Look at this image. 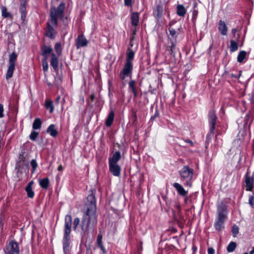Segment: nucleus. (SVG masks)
Instances as JSON below:
<instances>
[{
	"label": "nucleus",
	"mask_w": 254,
	"mask_h": 254,
	"mask_svg": "<svg viewBox=\"0 0 254 254\" xmlns=\"http://www.w3.org/2000/svg\"><path fill=\"white\" fill-rule=\"evenodd\" d=\"M19 249L18 244L13 241H10L7 248L6 254H19Z\"/></svg>",
	"instance_id": "obj_7"
},
{
	"label": "nucleus",
	"mask_w": 254,
	"mask_h": 254,
	"mask_svg": "<svg viewBox=\"0 0 254 254\" xmlns=\"http://www.w3.org/2000/svg\"><path fill=\"white\" fill-rule=\"evenodd\" d=\"M238 48V44L233 40L231 41L230 50L231 52H234L237 50Z\"/></svg>",
	"instance_id": "obj_33"
},
{
	"label": "nucleus",
	"mask_w": 254,
	"mask_h": 254,
	"mask_svg": "<svg viewBox=\"0 0 254 254\" xmlns=\"http://www.w3.org/2000/svg\"><path fill=\"white\" fill-rule=\"evenodd\" d=\"M181 179L185 182V185L191 187L192 185V179L193 175V169L190 168L188 166H185L179 171Z\"/></svg>",
	"instance_id": "obj_4"
},
{
	"label": "nucleus",
	"mask_w": 254,
	"mask_h": 254,
	"mask_svg": "<svg viewBox=\"0 0 254 254\" xmlns=\"http://www.w3.org/2000/svg\"><path fill=\"white\" fill-rule=\"evenodd\" d=\"M99 247L101 248V249L102 250V251H103V252L104 253H106L105 249L103 247V245H100V246H99Z\"/></svg>",
	"instance_id": "obj_52"
},
{
	"label": "nucleus",
	"mask_w": 254,
	"mask_h": 254,
	"mask_svg": "<svg viewBox=\"0 0 254 254\" xmlns=\"http://www.w3.org/2000/svg\"><path fill=\"white\" fill-rule=\"evenodd\" d=\"M25 190L27 192L28 196L29 198H33L34 196V192L32 190V188H25Z\"/></svg>",
	"instance_id": "obj_34"
},
{
	"label": "nucleus",
	"mask_w": 254,
	"mask_h": 254,
	"mask_svg": "<svg viewBox=\"0 0 254 254\" xmlns=\"http://www.w3.org/2000/svg\"><path fill=\"white\" fill-rule=\"evenodd\" d=\"M254 197L253 196H251L249 197V201L250 204L251 205V206L253 207L254 206Z\"/></svg>",
	"instance_id": "obj_47"
},
{
	"label": "nucleus",
	"mask_w": 254,
	"mask_h": 254,
	"mask_svg": "<svg viewBox=\"0 0 254 254\" xmlns=\"http://www.w3.org/2000/svg\"><path fill=\"white\" fill-rule=\"evenodd\" d=\"M131 24L133 26H136L138 25L139 21V15L137 12L132 13L131 16Z\"/></svg>",
	"instance_id": "obj_20"
},
{
	"label": "nucleus",
	"mask_w": 254,
	"mask_h": 254,
	"mask_svg": "<svg viewBox=\"0 0 254 254\" xmlns=\"http://www.w3.org/2000/svg\"><path fill=\"white\" fill-rule=\"evenodd\" d=\"M170 43L171 45L169 46L170 49V55L174 56V53H175V49L176 44V39H171L170 40Z\"/></svg>",
	"instance_id": "obj_24"
},
{
	"label": "nucleus",
	"mask_w": 254,
	"mask_h": 254,
	"mask_svg": "<svg viewBox=\"0 0 254 254\" xmlns=\"http://www.w3.org/2000/svg\"><path fill=\"white\" fill-rule=\"evenodd\" d=\"M177 14L181 16H184L186 13V10L183 5L179 4L177 6Z\"/></svg>",
	"instance_id": "obj_23"
},
{
	"label": "nucleus",
	"mask_w": 254,
	"mask_h": 254,
	"mask_svg": "<svg viewBox=\"0 0 254 254\" xmlns=\"http://www.w3.org/2000/svg\"><path fill=\"white\" fill-rule=\"evenodd\" d=\"M214 253V250L212 248H209L208 249V254H213Z\"/></svg>",
	"instance_id": "obj_49"
},
{
	"label": "nucleus",
	"mask_w": 254,
	"mask_h": 254,
	"mask_svg": "<svg viewBox=\"0 0 254 254\" xmlns=\"http://www.w3.org/2000/svg\"><path fill=\"white\" fill-rule=\"evenodd\" d=\"M178 208V213L174 214V217L176 221H177L180 227L183 225L184 222L185 221L184 216L181 214L180 207L177 206Z\"/></svg>",
	"instance_id": "obj_11"
},
{
	"label": "nucleus",
	"mask_w": 254,
	"mask_h": 254,
	"mask_svg": "<svg viewBox=\"0 0 254 254\" xmlns=\"http://www.w3.org/2000/svg\"><path fill=\"white\" fill-rule=\"evenodd\" d=\"M2 225H1V218H0V229H2Z\"/></svg>",
	"instance_id": "obj_60"
},
{
	"label": "nucleus",
	"mask_w": 254,
	"mask_h": 254,
	"mask_svg": "<svg viewBox=\"0 0 254 254\" xmlns=\"http://www.w3.org/2000/svg\"><path fill=\"white\" fill-rule=\"evenodd\" d=\"M254 254V247H253L252 250L250 252V254Z\"/></svg>",
	"instance_id": "obj_59"
},
{
	"label": "nucleus",
	"mask_w": 254,
	"mask_h": 254,
	"mask_svg": "<svg viewBox=\"0 0 254 254\" xmlns=\"http://www.w3.org/2000/svg\"><path fill=\"white\" fill-rule=\"evenodd\" d=\"M239 228L236 225H233L232 229V232L233 233V236L236 237V235L239 233Z\"/></svg>",
	"instance_id": "obj_37"
},
{
	"label": "nucleus",
	"mask_w": 254,
	"mask_h": 254,
	"mask_svg": "<svg viewBox=\"0 0 254 254\" xmlns=\"http://www.w3.org/2000/svg\"><path fill=\"white\" fill-rule=\"evenodd\" d=\"M231 76L232 77H236V78H238V77L237 76H236L235 75H234V74L232 73L231 74Z\"/></svg>",
	"instance_id": "obj_63"
},
{
	"label": "nucleus",
	"mask_w": 254,
	"mask_h": 254,
	"mask_svg": "<svg viewBox=\"0 0 254 254\" xmlns=\"http://www.w3.org/2000/svg\"><path fill=\"white\" fill-rule=\"evenodd\" d=\"M3 105L2 104H0V118H2L3 117Z\"/></svg>",
	"instance_id": "obj_46"
},
{
	"label": "nucleus",
	"mask_w": 254,
	"mask_h": 254,
	"mask_svg": "<svg viewBox=\"0 0 254 254\" xmlns=\"http://www.w3.org/2000/svg\"><path fill=\"white\" fill-rule=\"evenodd\" d=\"M102 236L100 234L98 235V238H97V243L98 246L102 245Z\"/></svg>",
	"instance_id": "obj_43"
},
{
	"label": "nucleus",
	"mask_w": 254,
	"mask_h": 254,
	"mask_svg": "<svg viewBox=\"0 0 254 254\" xmlns=\"http://www.w3.org/2000/svg\"><path fill=\"white\" fill-rule=\"evenodd\" d=\"M227 217L226 206L223 204L218 205L217 207V217L214 223V227L216 230L221 231L224 228V224Z\"/></svg>",
	"instance_id": "obj_3"
},
{
	"label": "nucleus",
	"mask_w": 254,
	"mask_h": 254,
	"mask_svg": "<svg viewBox=\"0 0 254 254\" xmlns=\"http://www.w3.org/2000/svg\"><path fill=\"white\" fill-rule=\"evenodd\" d=\"M246 186L247 188V190H251L253 188V178L246 174L245 179Z\"/></svg>",
	"instance_id": "obj_15"
},
{
	"label": "nucleus",
	"mask_w": 254,
	"mask_h": 254,
	"mask_svg": "<svg viewBox=\"0 0 254 254\" xmlns=\"http://www.w3.org/2000/svg\"><path fill=\"white\" fill-rule=\"evenodd\" d=\"M80 220L78 218H76L73 221V229L76 230L77 226L79 224Z\"/></svg>",
	"instance_id": "obj_41"
},
{
	"label": "nucleus",
	"mask_w": 254,
	"mask_h": 254,
	"mask_svg": "<svg viewBox=\"0 0 254 254\" xmlns=\"http://www.w3.org/2000/svg\"><path fill=\"white\" fill-rule=\"evenodd\" d=\"M24 153H25L24 150H23L21 151V153L19 154V158H18V160H19L18 162H21L25 161V157L24 156Z\"/></svg>",
	"instance_id": "obj_39"
},
{
	"label": "nucleus",
	"mask_w": 254,
	"mask_h": 254,
	"mask_svg": "<svg viewBox=\"0 0 254 254\" xmlns=\"http://www.w3.org/2000/svg\"><path fill=\"white\" fill-rule=\"evenodd\" d=\"M197 248L195 246H193V248H192V250L193 251V252L195 251L196 250Z\"/></svg>",
	"instance_id": "obj_61"
},
{
	"label": "nucleus",
	"mask_w": 254,
	"mask_h": 254,
	"mask_svg": "<svg viewBox=\"0 0 254 254\" xmlns=\"http://www.w3.org/2000/svg\"><path fill=\"white\" fill-rule=\"evenodd\" d=\"M121 158L120 152L116 151L113 155L112 158H109V163L117 164V162Z\"/></svg>",
	"instance_id": "obj_17"
},
{
	"label": "nucleus",
	"mask_w": 254,
	"mask_h": 254,
	"mask_svg": "<svg viewBox=\"0 0 254 254\" xmlns=\"http://www.w3.org/2000/svg\"><path fill=\"white\" fill-rule=\"evenodd\" d=\"M17 58V55L13 52L9 56V66L7 69V73L6 74V79H8L12 76L13 71L15 68V62Z\"/></svg>",
	"instance_id": "obj_6"
},
{
	"label": "nucleus",
	"mask_w": 254,
	"mask_h": 254,
	"mask_svg": "<svg viewBox=\"0 0 254 254\" xmlns=\"http://www.w3.org/2000/svg\"><path fill=\"white\" fill-rule=\"evenodd\" d=\"M129 86L131 90L134 89L135 81L134 80L130 81L129 82Z\"/></svg>",
	"instance_id": "obj_45"
},
{
	"label": "nucleus",
	"mask_w": 254,
	"mask_h": 254,
	"mask_svg": "<svg viewBox=\"0 0 254 254\" xmlns=\"http://www.w3.org/2000/svg\"><path fill=\"white\" fill-rule=\"evenodd\" d=\"M173 186L181 195L185 196L187 194L188 191L185 190L183 187L179 183H175L173 184Z\"/></svg>",
	"instance_id": "obj_16"
},
{
	"label": "nucleus",
	"mask_w": 254,
	"mask_h": 254,
	"mask_svg": "<svg viewBox=\"0 0 254 254\" xmlns=\"http://www.w3.org/2000/svg\"><path fill=\"white\" fill-rule=\"evenodd\" d=\"M55 49L59 56L61 55L62 47L60 43H57L55 44Z\"/></svg>",
	"instance_id": "obj_36"
},
{
	"label": "nucleus",
	"mask_w": 254,
	"mask_h": 254,
	"mask_svg": "<svg viewBox=\"0 0 254 254\" xmlns=\"http://www.w3.org/2000/svg\"><path fill=\"white\" fill-rule=\"evenodd\" d=\"M132 0H125V4L127 6H130L131 5Z\"/></svg>",
	"instance_id": "obj_48"
},
{
	"label": "nucleus",
	"mask_w": 254,
	"mask_h": 254,
	"mask_svg": "<svg viewBox=\"0 0 254 254\" xmlns=\"http://www.w3.org/2000/svg\"><path fill=\"white\" fill-rule=\"evenodd\" d=\"M64 3H62L58 6L57 8H56L55 7L51 8L50 17L51 22L52 24L57 25L58 22L57 18H62L64 16Z\"/></svg>",
	"instance_id": "obj_5"
},
{
	"label": "nucleus",
	"mask_w": 254,
	"mask_h": 254,
	"mask_svg": "<svg viewBox=\"0 0 254 254\" xmlns=\"http://www.w3.org/2000/svg\"><path fill=\"white\" fill-rule=\"evenodd\" d=\"M236 246L237 245L235 242H231L227 246V250L229 253L232 252L235 250Z\"/></svg>",
	"instance_id": "obj_30"
},
{
	"label": "nucleus",
	"mask_w": 254,
	"mask_h": 254,
	"mask_svg": "<svg viewBox=\"0 0 254 254\" xmlns=\"http://www.w3.org/2000/svg\"><path fill=\"white\" fill-rule=\"evenodd\" d=\"M86 211L81 220L80 227L84 235L93 232L97 223L96 206L95 195L93 192L87 197Z\"/></svg>",
	"instance_id": "obj_1"
},
{
	"label": "nucleus",
	"mask_w": 254,
	"mask_h": 254,
	"mask_svg": "<svg viewBox=\"0 0 254 254\" xmlns=\"http://www.w3.org/2000/svg\"><path fill=\"white\" fill-rule=\"evenodd\" d=\"M42 65L43 67V70L45 71H47L48 69V64L47 62H46V61H42Z\"/></svg>",
	"instance_id": "obj_42"
},
{
	"label": "nucleus",
	"mask_w": 254,
	"mask_h": 254,
	"mask_svg": "<svg viewBox=\"0 0 254 254\" xmlns=\"http://www.w3.org/2000/svg\"><path fill=\"white\" fill-rule=\"evenodd\" d=\"M48 55H46L45 56H43L44 58L42 60V61H46V62H47V59H48Z\"/></svg>",
	"instance_id": "obj_55"
},
{
	"label": "nucleus",
	"mask_w": 254,
	"mask_h": 254,
	"mask_svg": "<svg viewBox=\"0 0 254 254\" xmlns=\"http://www.w3.org/2000/svg\"><path fill=\"white\" fill-rule=\"evenodd\" d=\"M109 166L110 171L114 176L120 175L121 168L117 164L109 163Z\"/></svg>",
	"instance_id": "obj_12"
},
{
	"label": "nucleus",
	"mask_w": 254,
	"mask_h": 254,
	"mask_svg": "<svg viewBox=\"0 0 254 254\" xmlns=\"http://www.w3.org/2000/svg\"><path fill=\"white\" fill-rule=\"evenodd\" d=\"M21 168V164L20 162H17L15 166V169L17 170V171L18 172L19 170V169Z\"/></svg>",
	"instance_id": "obj_50"
},
{
	"label": "nucleus",
	"mask_w": 254,
	"mask_h": 254,
	"mask_svg": "<svg viewBox=\"0 0 254 254\" xmlns=\"http://www.w3.org/2000/svg\"><path fill=\"white\" fill-rule=\"evenodd\" d=\"M87 43L88 41L87 39L83 35H79L77 38L75 40V45L77 49H79L81 47L86 46Z\"/></svg>",
	"instance_id": "obj_10"
},
{
	"label": "nucleus",
	"mask_w": 254,
	"mask_h": 254,
	"mask_svg": "<svg viewBox=\"0 0 254 254\" xmlns=\"http://www.w3.org/2000/svg\"><path fill=\"white\" fill-rule=\"evenodd\" d=\"M41 120L39 118L36 119L33 124V128L34 129H39L41 127Z\"/></svg>",
	"instance_id": "obj_28"
},
{
	"label": "nucleus",
	"mask_w": 254,
	"mask_h": 254,
	"mask_svg": "<svg viewBox=\"0 0 254 254\" xmlns=\"http://www.w3.org/2000/svg\"><path fill=\"white\" fill-rule=\"evenodd\" d=\"M163 12V9L161 7H158L156 10L154 12V14L156 18H159Z\"/></svg>",
	"instance_id": "obj_35"
},
{
	"label": "nucleus",
	"mask_w": 254,
	"mask_h": 254,
	"mask_svg": "<svg viewBox=\"0 0 254 254\" xmlns=\"http://www.w3.org/2000/svg\"><path fill=\"white\" fill-rule=\"evenodd\" d=\"M132 69V65L131 62H126L123 71L120 73V78L122 80H124L126 76L128 75L131 72Z\"/></svg>",
	"instance_id": "obj_8"
},
{
	"label": "nucleus",
	"mask_w": 254,
	"mask_h": 254,
	"mask_svg": "<svg viewBox=\"0 0 254 254\" xmlns=\"http://www.w3.org/2000/svg\"><path fill=\"white\" fill-rule=\"evenodd\" d=\"M38 132L33 131L30 135V138L32 140H35L38 136Z\"/></svg>",
	"instance_id": "obj_38"
},
{
	"label": "nucleus",
	"mask_w": 254,
	"mask_h": 254,
	"mask_svg": "<svg viewBox=\"0 0 254 254\" xmlns=\"http://www.w3.org/2000/svg\"><path fill=\"white\" fill-rule=\"evenodd\" d=\"M186 141L190 144V145L193 146V142L190 139L186 140Z\"/></svg>",
	"instance_id": "obj_53"
},
{
	"label": "nucleus",
	"mask_w": 254,
	"mask_h": 254,
	"mask_svg": "<svg viewBox=\"0 0 254 254\" xmlns=\"http://www.w3.org/2000/svg\"><path fill=\"white\" fill-rule=\"evenodd\" d=\"M49 185V181L48 178H44L40 181V186L45 189L48 188Z\"/></svg>",
	"instance_id": "obj_25"
},
{
	"label": "nucleus",
	"mask_w": 254,
	"mask_h": 254,
	"mask_svg": "<svg viewBox=\"0 0 254 254\" xmlns=\"http://www.w3.org/2000/svg\"><path fill=\"white\" fill-rule=\"evenodd\" d=\"M114 119V113L113 111H111L106 121V125L107 127H110L113 123Z\"/></svg>",
	"instance_id": "obj_22"
},
{
	"label": "nucleus",
	"mask_w": 254,
	"mask_h": 254,
	"mask_svg": "<svg viewBox=\"0 0 254 254\" xmlns=\"http://www.w3.org/2000/svg\"><path fill=\"white\" fill-rule=\"evenodd\" d=\"M209 121L210 125V132L213 133L217 117L214 111H211L208 115Z\"/></svg>",
	"instance_id": "obj_9"
},
{
	"label": "nucleus",
	"mask_w": 254,
	"mask_h": 254,
	"mask_svg": "<svg viewBox=\"0 0 254 254\" xmlns=\"http://www.w3.org/2000/svg\"><path fill=\"white\" fill-rule=\"evenodd\" d=\"M1 12H2V15L3 17L5 18L7 17H10L12 18L11 14L7 11V8L5 6H2L1 7Z\"/></svg>",
	"instance_id": "obj_29"
},
{
	"label": "nucleus",
	"mask_w": 254,
	"mask_h": 254,
	"mask_svg": "<svg viewBox=\"0 0 254 254\" xmlns=\"http://www.w3.org/2000/svg\"><path fill=\"white\" fill-rule=\"evenodd\" d=\"M90 98L91 101H93L94 99V95H91L90 96Z\"/></svg>",
	"instance_id": "obj_57"
},
{
	"label": "nucleus",
	"mask_w": 254,
	"mask_h": 254,
	"mask_svg": "<svg viewBox=\"0 0 254 254\" xmlns=\"http://www.w3.org/2000/svg\"><path fill=\"white\" fill-rule=\"evenodd\" d=\"M246 55L247 53L245 51H242L240 52L237 58L238 62L239 63L243 62L244 60L246 58Z\"/></svg>",
	"instance_id": "obj_27"
},
{
	"label": "nucleus",
	"mask_w": 254,
	"mask_h": 254,
	"mask_svg": "<svg viewBox=\"0 0 254 254\" xmlns=\"http://www.w3.org/2000/svg\"><path fill=\"white\" fill-rule=\"evenodd\" d=\"M47 26L46 29V35L51 39H53L55 33V30L53 27L51 26L49 22L47 23Z\"/></svg>",
	"instance_id": "obj_14"
},
{
	"label": "nucleus",
	"mask_w": 254,
	"mask_h": 254,
	"mask_svg": "<svg viewBox=\"0 0 254 254\" xmlns=\"http://www.w3.org/2000/svg\"><path fill=\"white\" fill-rule=\"evenodd\" d=\"M30 164H31V165L32 166V168H33V173H34L37 167V162L36 161V160L35 159H33L31 162H30Z\"/></svg>",
	"instance_id": "obj_40"
},
{
	"label": "nucleus",
	"mask_w": 254,
	"mask_h": 254,
	"mask_svg": "<svg viewBox=\"0 0 254 254\" xmlns=\"http://www.w3.org/2000/svg\"><path fill=\"white\" fill-rule=\"evenodd\" d=\"M241 73H242V71L241 70H240L239 71V74L238 76H237L238 78H239L241 76Z\"/></svg>",
	"instance_id": "obj_64"
},
{
	"label": "nucleus",
	"mask_w": 254,
	"mask_h": 254,
	"mask_svg": "<svg viewBox=\"0 0 254 254\" xmlns=\"http://www.w3.org/2000/svg\"><path fill=\"white\" fill-rule=\"evenodd\" d=\"M45 106L47 109H50V113H52L53 112L54 107L53 106V102L52 101H46L45 103Z\"/></svg>",
	"instance_id": "obj_31"
},
{
	"label": "nucleus",
	"mask_w": 254,
	"mask_h": 254,
	"mask_svg": "<svg viewBox=\"0 0 254 254\" xmlns=\"http://www.w3.org/2000/svg\"><path fill=\"white\" fill-rule=\"evenodd\" d=\"M51 65L53 67L55 71H57L59 68V61L55 54H52L51 60L50 61Z\"/></svg>",
	"instance_id": "obj_13"
},
{
	"label": "nucleus",
	"mask_w": 254,
	"mask_h": 254,
	"mask_svg": "<svg viewBox=\"0 0 254 254\" xmlns=\"http://www.w3.org/2000/svg\"><path fill=\"white\" fill-rule=\"evenodd\" d=\"M131 91L133 92L134 97H136L137 94V92L135 91V89L131 90Z\"/></svg>",
	"instance_id": "obj_56"
},
{
	"label": "nucleus",
	"mask_w": 254,
	"mask_h": 254,
	"mask_svg": "<svg viewBox=\"0 0 254 254\" xmlns=\"http://www.w3.org/2000/svg\"><path fill=\"white\" fill-rule=\"evenodd\" d=\"M20 11L21 13V19L23 20H24L25 18V13H26V7L24 3H21V7H20Z\"/></svg>",
	"instance_id": "obj_32"
},
{
	"label": "nucleus",
	"mask_w": 254,
	"mask_h": 254,
	"mask_svg": "<svg viewBox=\"0 0 254 254\" xmlns=\"http://www.w3.org/2000/svg\"><path fill=\"white\" fill-rule=\"evenodd\" d=\"M218 29L223 35L227 34V27L224 21L222 20L219 21Z\"/></svg>",
	"instance_id": "obj_18"
},
{
	"label": "nucleus",
	"mask_w": 254,
	"mask_h": 254,
	"mask_svg": "<svg viewBox=\"0 0 254 254\" xmlns=\"http://www.w3.org/2000/svg\"><path fill=\"white\" fill-rule=\"evenodd\" d=\"M42 53L41 55L42 56H45L46 55H51L52 54H54L53 52V49L51 47L47 46L46 45H43L41 47Z\"/></svg>",
	"instance_id": "obj_19"
},
{
	"label": "nucleus",
	"mask_w": 254,
	"mask_h": 254,
	"mask_svg": "<svg viewBox=\"0 0 254 254\" xmlns=\"http://www.w3.org/2000/svg\"><path fill=\"white\" fill-rule=\"evenodd\" d=\"M34 184V182L33 181L30 182L28 185L26 186V188H32V186L33 185V184Z\"/></svg>",
	"instance_id": "obj_51"
},
{
	"label": "nucleus",
	"mask_w": 254,
	"mask_h": 254,
	"mask_svg": "<svg viewBox=\"0 0 254 254\" xmlns=\"http://www.w3.org/2000/svg\"><path fill=\"white\" fill-rule=\"evenodd\" d=\"M72 218L70 215L65 217L64 237L63 239L64 251L65 253L69 251L70 233L71 230Z\"/></svg>",
	"instance_id": "obj_2"
},
{
	"label": "nucleus",
	"mask_w": 254,
	"mask_h": 254,
	"mask_svg": "<svg viewBox=\"0 0 254 254\" xmlns=\"http://www.w3.org/2000/svg\"><path fill=\"white\" fill-rule=\"evenodd\" d=\"M169 32H170V35L172 37H174L175 36L176 33V32L175 30L173 29V28H169Z\"/></svg>",
	"instance_id": "obj_44"
},
{
	"label": "nucleus",
	"mask_w": 254,
	"mask_h": 254,
	"mask_svg": "<svg viewBox=\"0 0 254 254\" xmlns=\"http://www.w3.org/2000/svg\"><path fill=\"white\" fill-rule=\"evenodd\" d=\"M60 99V97L59 96H58L57 99H56V102H58L59 100Z\"/></svg>",
	"instance_id": "obj_62"
},
{
	"label": "nucleus",
	"mask_w": 254,
	"mask_h": 254,
	"mask_svg": "<svg viewBox=\"0 0 254 254\" xmlns=\"http://www.w3.org/2000/svg\"><path fill=\"white\" fill-rule=\"evenodd\" d=\"M128 52L127 53V58L126 59V62H131L134 57V53L130 49H128Z\"/></svg>",
	"instance_id": "obj_26"
},
{
	"label": "nucleus",
	"mask_w": 254,
	"mask_h": 254,
	"mask_svg": "<svg viewBox=\"0 0 254 254\" xmlns=\"http://www.w3.org/2000/svg\"><path fill=\"white\" fill-rule=\"evenodd\" d=\"M63 168L62 165H59L58 168V171H62L63 170Z\"/></svg>",
	"instance_id": "obj_54"
},
{
	"label": "nucleus",
	"mask_w": 254,
	"mask_h": 254,
	"mask_svg": "<svg viewBox=\"0 0 254 254\" xmlns=\"http://www.w3.org/2000/svg\"><path fill=\"white\" fill-rule=\"evenodd\" d=\"M47 132L53 137H56L58 134V131L55 128V125H51L47 128Z\"/></svg>",
	"instance_id": "obj_21"
},
{
	"label": "nucleus",
	"mask_w": 254,
	"mask_h": 254,
	"mask_svg": "<svg viewBox=\"0 0 254 254\" xmlns=\"http://www.w3.org/2000/svg\"><path fill=\"white\" fill-rule=\"evenodd\" d=\"M236 31L237 30L236 29H233L232 30V32L233 34H235L236 33Z\"/></svg>",
	"instance_id": "obj_58"
}]
</instances>
